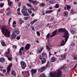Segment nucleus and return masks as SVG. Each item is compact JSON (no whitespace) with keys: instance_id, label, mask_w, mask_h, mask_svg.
Segmentation results:
<instances>
[{"instance_id":"f257e3e1","label":"nucleus","mask_w":77,"mask_h":77,"mask_svg":"<svg viewBox=\"0 0 77 77\" xmlns=\"http://www.w3.org/2000/svg\"><path fill=\"white\" fill-rule=\"evenodd\" d=\"M61 69H58L55 72H51L50 73V77H61L62 72L61 71Z\"/></svg>"},{"instance_id":"f03ea898","label":"nucleus","mask_w":77,"mask_h":77,"mask_svg":"<svg viewBox=\"0 0 77 77\" xmlns=\"http://www.w3.org/2000/svg\"><path fill=\"white\" fill-rule=\"evenodd\" d=\"M58 32H60L61 33L64 32V34L63 36V38H65V40L66 41H68V38H69V34L68 32V31H67L65 29H59Z\"/></svg>"},{"instance_id":"7ed1b4c3","label":"nucleus","mask_w":77,"mask_h":77,"mask_svg":"<svg viewBox=\"0 0 77 77\" xmlns=\"http://www.w3.org/2000/svg\"><path fill=\"white\" fill-rule=\"evenodd\" d=\"M2 32V33L5 36L7 37H9L10 36V33L11 32L8 29H6V26H4L1 28Z\"/></svg>"},{"instance_id":"20e7f679","label":"nucleus","mask_w":77,"mask_h":77,"mask_svg":"<svg viewBox=\"0 0 77 77\" xmlns=\"http://www.w3.org/2000/svg\"><path fill=\"white\" fill-rule=\"evenodd\" d=\"M48 65H49V61H48L47 64L46 65V66H45L42 67L39 69H38V72H42V71H44L45 69L48 67Z\"/></svg>"},{"instance_id":"39448f33","label":"nucleus","mask_w":77,"mask_h":77,"mask_svg":"<svg viewBox=\"0 0 77 77\" xmlns=\"http://www.w3.org/2000/svg\"><path fill=\"white\" fill-rule=\"evenodd\" d=\"M20 63L22 69H25L26 67L27 66L26 63L23 61L20 62Z\"/></svg>"},{"instance_id":"423d86ee","label":"nucleus","mask_w":77,"mask_h":77,"mask_svg":"<svg viewBox=\"0 0 77 77\" xmlns=\"http://www.w3.org/2000/svg\"><path fill=\"white\" fill-rule=\"evenodd\" d=\"M21 12L24 16H29V14L27 13V11H24V10H22L21 11Z\"/></svg>"},{"instance_id":"0eeeda50","label":"nucleus","mask_w":77,"mask_h":77,"mask_svg":"<svg viewBox=\"0 0 77 77\" xmlns=\"http://www.w3.org/2000/svg\"><path fill=\"white\" fill-rule=\"evenodd\" d=\"M57 30H56L53 32L52 34L50 35V38H53V37L55 36L56 34H58V33H57Z\"/></svg>"},{"instance_id":"6e6552de","label":"nucleus","mask_w":77,"mask_h":77,"mask_svg":"<svg viewBox=\"0 0 77 77\" xmlns=\"http://www.w3.org/2000/svg\"><path fill=\"white\" fill-rule=\"evenodd\" d=\"M12 63H11L8 66V67L7 68V72H9V71H10V70H11L10 69H11V67H12Z\"/></svg>"},{"instance_id":"1a4fd4ad","label":"nucleus","mask_w":77,"mask_h":77,"mask_svg":"<svg viewBox=\"0 0 77 77\" xmlns=\"http://www.w3.org/2000/svg\"><path fill=\"white\" fill-rule=\"evenodd\" d=\"M57 60V59L56 57H53L51 58L50 62H54L55 61H56Z\"/></svg>"},{"instance_id":"9d476101","label":"nucleus","mask_w":77,"mask_h":77,"mask_svg":"<svg viewBox=\"0 0 77 77\" xmlns=\"http://www.w3.org/2000/svg\"><path fill=\"white\" fill-rule=\"evenodd\" d=\"M36 72H37V70L36 69H31V72L32 75H33L34 74H35Z\"/></svg>"},{"instance_id":"9b49d317","label":"nucleus","mask_w":77,"mask_h":77,"mask_svg":"<svg viewBox=\"0 0 77 77\" xmlns=\"http://www.w3.org/2000/svg\"><path fill=\"white\" fill-rule=\"evenodd\" d=\"M24 50V47H22L20 48L19 50V54L20 55H22L23 54V51Z\"/></svg>"},{"instance_id":"f8f14e48","label":"nucleus","mask_w":77,"mask_h":77,"mask_svg":"<svg viewBox=\"0 0 77 77\" xmlns=\"http://www.w3.org/2000/svg\"><path fill=\"white\" fill-rule=\"evenodd\" d=\"M64 39H63V40L62 41L61 44H60V45L61 46H63V45H64L65 44V43L67 41H66L65 40V39H64Z\"/></svg>"},{"instance_id":"ddd939ff","label":"nucleus","mask_w":77,"mask_h":77,"mask_svg":"<svg viewBox=\"0 0 77 77\" xmlns=\"http://www.w3.org/2000/svg\"><path fill=\"white\" fill-rule=\"evenodd\" d=\"M30 44H27L25 47V49L26 50H29L30 48Z\"/></svg>"},{"instance_id":"4468645a","label":"nucleus","mask_w":77,"mask_h":77,"mask_svg":"<svg viewBox=\"0 0 77 77\" xmlns=\"http://www.w3.org/2000/svg\"><path fill=\"white\" fill-rule=\"evenodd\" d=\"M15 32H13L11 37L12 39H14V38H15V37H16V35L15 34Z\"/></svg>"},{"instance_id":"2eb2a0df","label":"nucleus","mask_w":77,"mask_h":77,"mask_svg":"<svg viewBox=\"0 0 77 77\" xmlns=\"http://www.w3.org/2000/svg\"><path fill=\"white\" fill-rule=\"evenodd\" d=\"M1 43L2 45V46H4V47H5V46H6V44H5L4 40H1Z\"/></svg>"},{"instance_id":"dca6fc26","label":"nucleus","mask_w":77,"mask_h":77,"mask_svg":"<svg viewBox=\"0 0 77 77\" xmlns=\"http://www.w3.org/2000/svg\"><path fill=\"white\" fill-rule=\"evenodd\" d=\"M5 61V58L3 57H1L0 58V62L1 63H3Z\"/></svg>"},{"instance_id":"f3484780","label":"nucleus","mask_w":77,"mask_h":77,"mask_svg":"<svg viewBox=\"0 0 77 77\" xmlns=\"http://www.w3.org/2000/svg\"><path fill=\"white\" fill-rule=\"evenodd\" d=\"M28 1L30 2H32L33 4H34V3H36V4H38V3H39V2L36 1H33V0H28Z\"/></svg>"},{"instance_id":"a211bd4d","label":"nucleus","mask_w":77,"mask_h":77,"mask_svg":"<svg viewBox=\"0 0 77 77\" xmlns=\"http://www.w3.org/2000/svg\"><path fill=\"white\" fill-rule=\"evenodd\" d=\"M46 60H47L45 58H44L43 60H41L42 64H44V63H45L46 62Z\"/></svg>"},{"instance_id":"6ab92c4d","label":"nucleus","mask_w":77,"mask_h":77,"mask_svg":"<svg viewBox=\"0 0 77 77\" xmlns=\"http://www.w3.org/2000/svg\"><path fill=\"white\" fill-rule=\"evenodd\" d=\"M63 15L65 17H66L68 16V12L67 11H64L63 13Z\"/></svg>"},{"instance_id":"aec40b11","label":"nucleus","mask_w":77,"mask_h":77,"mask_svg":"<svg viewBox=\"0 0 77 77\" xmlns=\"http://www.w3.org/2000/svg\"><path fill=\"white\" fill-rule=\"evenodd\" d=\"M38 21V20L37 19H35L33 21H31L30 22V24L31 25H33L35 23H36V22H37Z\"/></svg>"},{"instance_id":"412c9836","label":"nucleus","mask_w":77,"mask_h":77,"mask_svg":"<svg viewBox=\"0 0 77 77\" xmlns=\"http://www.w3.org/2000/svg\"><path fill=\"white\" fill-rule=\"evenodd\" d=\"M16 72H15V71L14 70H12L11 71V74L13 75H14V76H16Z\"/></svg>"},{"instance_id":"4be33fe9","label":"nucleus","mask_w":77,"mask_h":77,"mask_svg":"<svg viewBox=\"0 0 77 77\" xmlns=\"http://www.w3.org/2000/svg\"><path fill=\"white\" fill-rule=\"evenodd\" d=\"M53 11L52 10H48L45 12V14H50V13L53 12Z\"/></svg>"},{"instance_id":"5701e85b","label":"nucleus","mask_w":77,"mask_h":77,"mask_svg":"<svg viewBox=\"0 0 77 77\" xmlns=\"http://www.w3.org/2000/svg\"><path fill=\"white\" fill-rule=\"evenodd\" d=\"M42 57H47V55L45 53L43 52L42 54Z\"/></svg>"},{"instance_id":"b1692460","label":"nucleus","mask_w":77,"mask_h":77,"mask_svg":"<svg viewBox=\"0 0 77 77\" xmlns=\"http://www.w3.org/2000/svg\"><path fill=\"white\" fill-rule=\"evenodd\" d=\"M73 57L75 60H77V55L73 54L72 55Z\"/></svg>"},{"instance_id":"393cba45","label":"nucleus","mask_w":77,"mask_h":77,"mask_svg":"<svg viewBox=\"0 0 77 77\" xmlns=\"http://www.w3.org/2000/svg\"><path fill=\"white\" fill-rule=\"evenodd\" d=\"M61 57L63 60L66 57V56L65 55V54H63L61 55Z\"/></svg>"},{"instance_id":"a878e982","label":"nucleus","mask_w":77,"mask_h":77,"mask_svg":"<svg viewBox=\"0 0 77 77\" xmlns=\"http://www.w3.org/2000/svg\"><path fill=\"white\" fill-rule=\"evenodd\" d=\"M70 32L72 34H74L75 33V30L72 29H70Z\"/></svg>"},{"instance_id":"bb28decb","label":"nucleus","mask_w":77,"mask_h":77,"mask_svg":"<svg viewBox=\"0 0 77 77\" xmlns=\"http://www.w3.org/2000/svg\"><path fill=\"white\" fill-rule=\"evenodd\" d=\"M39 77H46L45 73H42L39 76Z\"/></svg>"},{"instance_id":"cd10ccee","label":"nucleus","mask_w":77,"mask_h":77,"mask_svg":"<svg viewBox=\"0 0 77 77\" xmlns=\"http://www.w3.org/2000/svg\"><path fill=\"white\" fill-rule=\"evenodd\" d=\"M30 17H25L23 18V20H28V19H30Z\"/></svg>"},{"instance_id":"c85d7f7f","label":"nucleus","mask_w":77,"mask_h":77,"mask_svg":"<svg viewBox=\"0 0 77 77\" xmlns=\"http://www.w3.org/2000/svg\"><path fill=\"white\" fill-rule=\"evenodd\" d=\"M75 13V12H74V11H73V9H72L70 10V14L71 15H72V14H74Z\"/></svg>"},{"instance_id":"c756f323","label":"nucleus","mask_w":77,"mask_h":77,"mask_svg":"<svg viewBox=\"0 0 77 77\" xmlns=\"http://www.w3.org/2000/svg\"><path fill=\"white\" fill-rule=\"evenodd\" d=\"M19 21L20 23V25H21L23 23V22H24L23 20H21V19H19Z\"/></svg>"},{"instance_id":"7c9ffc66","label":"nucleus","mask_w":77,"mask_h":77,"mask_svg":"<svg viewBox=\"0 0 77 77\" xmlns=\"http://www.w3.org/2000/svg\"><path fill=\"white\" fill-rule=\"evenodd\" d=\"M23 9H24V11H28L29 9L28 8H27L25 6H23Z\"/></svg>"},{"instance_id":"2f4dec72","label":"nucleus","mask_w":77,"mask_h":77,"mask_svg":"<svg viewBox=\"0 0 77 77\" xmlns=\"http://www.w3.org/2000/svg\"><path fill=\"white\" fill-rule=\"evenodd\" d=\"M15 33L16 35H19L20 34V31H19V30H16L15 32Z\"/></svg>"},{"instance_id":"473e14b6","label":"nucleus","mask_w":77,"mask_h":77,"mask_svg":"<svg viewBox=\"0 0 77 77\" xmlns=\"http://www.w3.org/2000/svg\"><path fill=\"white\" fill-rule=\"evenodd\" d=\"M66 7H67V10H69V9H71V6L70 5H66Z\"/></svg>"},{"instance_id":"72a5a7b5","label":"nucleus","mask_w":77,"mask_h":77,"mask_svg":"<svg viewBox=\"0 0 77 77\" xmlns=\"http://www.w3.org/2000/svg\"><path fill=\"white\" fill-rule=\"evenodd\" d=\"M46 48L48 50V51H49L51 49V48L49 47L48 45H47L46 46Z\"/></svg>"},{"instance_id":"f704fd0d","label":"nucleus","mask_w":77,"mask_h":77,"mask_svg":"<svg viewBox=\"0 0 77 77\" xmlns=\"http://www.w3.org/2000/svg\"><path fill=\"white\" fill-rule=\"evenodd\" d=\"M41 52H42L40 50H37V53L38 54H39L40 53H41Z\"/></svg>"},{"instance_id":"c9c22d12","label":"nucleus","mask_w":77,"mask_h":77,"mask_svg":"<svg viewBox=\"0 0 77 77\" xmlns=\"http://www.w3.org/2000/svg\"><path fill=\"white\" fill-rule=\"evenodd\" d=\"M8 5H9V6H11L12 3V2L9 1L8 2Z\"/></svg>"},{"instance_id":"e433bc0d","label":"nucleus","mask_w":77,"mask_h":77,"mask_svg":"<svg viewBox=\"0 0 77 77\" xmlns=\"http://www.w3.org/2000/svg\"><path fill=\"white\" fill-rule=\"evenodd\" d=\"M49 3H51L52 4H54V0H51L49 2Z\"/></svg>"},{"instance_id":"4c0bfd02","label":"nucleus","mask_w":77,"mask_h":77,"mask_svg":"<svg viewBox=\"0 0 77 77\" xmlns=\"http://www.w3.org/2000/svg\"><path fill=\"white\" fill-rule=\"evenodd\" d=\"M40 6H41V7H44V6H45V3H42L41 4Z\"/></svg>"},{"instance_id":"58836bf2","label":"nucleus","mask_w":77,"mask_h":77,"mask_svg":"<svg viewBox=\"0 0 77 77\" xmlns=\"http://www.w3.org/2000/svg\"><path fill=\"white\" fill-rule=\"evenodd\" d=\"M26 5L27 6H28L29 7H30V8H31V7H32V5H31V4L29 3L26 4Z\"/></svg>"},{"instance_id":"ea45409f","label":"nucleus","mask_w":77,"mask_h":77,"mask_svg":"<svg viewBox=\"0 0 77 77\" xmlns=\"http://www.w3.org/2000/svg\"><path fill=\"white\" fill-rule=\"evenodd\" d=\"M28 12H29V13L30 14H32V11H31V10H29V9H28Z\"/></svg>"},{"instance_id":"a19ab883","label":"nucleus","mask_w":77,"mask_h":77,"mask_svg":"<svg viewBox=\"0 0 77 77\" xmlns=\"http://www.w3.org/2000/svg\"><path fill=\"white\" fill-rule=\"evenodd\" d=\"M54 17H52L50 21H54Z\"/></svg>"},{"instance_id":"79ce46f5","label":"nucleus","mask_w":77,"mask_h":77,"mask_svg":"<svg viewBox=\"0 0 77 77\" xmlns=\"http://www.w3.org/2000/svg\"><path fill=\"white\" fill-rule=\"evenodd\" d=\"M31 28L32 30H33V31H35V28H34V26H31Z\"/></svg>"},{"instance_id":"37998d69","label":"nucleus","mask_w":77,"mask_h":77,"mask_svg":"<svg viewBox=\"0 0 77 77\" xmlns=\"http://www.w3.org/2000/svg\"><path fill=\"white\" fill-rule=\"evenodd\" d=\"M9 53V52H7L5 53V56H6V57H8V55Z\"/></svg>"},{"instance_id":"c03bdc74","label":"nucleus","mask_w":77,"mask_h":77,"mask_svg":"<svg viewBox=\"0 0 77 77\" xmlns=\"http://www.w3.org/2000/svg\"><path fill=\"white\" fill-rule=\"evenodd\" d=\"M55 8H59V4H56L55 6Z\"/></svg>"},{"instance_id":"a18cd8bd","label":"nucleus","mask_w":77,"mask_h":77,"mask_svg":"<svg viewBox=\"0 0 77 77\" xmlns=\"http://www.w3.org/2000/svg\"><path fill=\"white\" fill-rule=\"evenodd\" d=\"M3 6H4V3H1L0 4V7L2 8L3 7Z\"/></svg>"},{"instance_id":"49530a36","label":"nucleus","mask_w":77,"mask_h":77,"mask_svg":"<svg viewBox=\"0 0 77 77\" xmlns=\"http://www.w3.org/2000/svg\"><path fill=\"white\" fill-rule=\"evenodd\" d=\"M36 33L37 34V36H40V32H37Z\"/></svg>"},{"instance_id":"de8ad7c7","label":"nucleus","mask_w":77,"mask_h":77,"mask_svg":"<svg viewBox=\"0 0 77 77\" xmlns=\"http://www.w3.org/2000/svg\"><path fill=\"white\" fill-rule=\"evenodd\" d=\"M42 15H45V13L44 11H42Z\"/></svg>"},{"instance_id":"09e8293b","label":"nucleus","mask_w":77,"mask_h":77,"mask_svg":"<svg viewBox=\"0 0 77 77\" xmlns=\"http://www.w3.org/2000/svg\"><path fill=\"white\" fill-rule=\"evenodd\" d=\"M71 46H74L75 45V43H72L70 45Z\"/></svg>"},{"instance_id":"8fccbe9b","label":"nucleus","mask_w":77,"mask_h":77,"mask_svg":"<svg viewBox=\"0 0 77 77\" xmlns=\"http://www.w3.org/2000/svg\"><path fill=\"white\" fill-rule=\"evenodd\" d=\"M13 48H17V46L16 45H14L13 46Z\"/></svg>"},{"instance_id":"3c124183","label":"nucleus","mask_w":77,"mask_h":77,"mask_svg":"<svg viewBox=\"0 0 77 77\" xmlns=\"http://www.w3.org/2000/svg\"><path fill=\"white\" fill-rule=\"evenodd\" d=\"M50 33H48V34L46 35V37L49 38V36H50Z\"/></svg>"},{"instance_id":"603ef678","label":"nucleus","mask_w":77,"mask_h":77,"mask_svg":"<svg viewBox=\"0 0 77 77\" xmlns=\"http://www.w3.org/2000/svg\"><path fill=\"white\" fill-rule=\"evenodd\" d=\"M11 12L8 11L7 13V15H9L11 14Z\"/></svg>"},{"instance_id":"864d4df0","label":"nucleus","mask_w":77,"mask_h":77,"mask_svg":"<svg viewBox=\"0 0 77 77\" xmlns=\"http://www.w3.org/2000/svg\"><path fill=\"white\" fill-rule=\"evenodd\" d=\"M40 50H41V51L42 52V50H44V47H42V48H40Z\"/></svg>"},{"instance_id":"5fc2aeb1","label":"nucleus","mask_w":77,"mask_h":77,"mask_svg":"<svg viewBox=\"0 0 77 77\" xmlns=\"http://www.w3.org/2000/svg\"><path fill=\"white\" fill-rule=\"evenodd\" d=\"M8 58V60H9L11 61V60H12V58H10V57H7Z\"/></svg>"},{"instance_id":"6e6d98bb","label":"nucleus","mask_w":77,"mask_h":77,"mask_svg":"<svg viewBox=\"0 0 77 77\" xmlns=\"http://www.w3.org/2000/svg\"><path fill=\"white\" fill-rule=\"evenodd\" d=\"M49 57H50L51 56V54L50 52V51H49Z\"/></svg>"},{"instance_id":"4d7b16f0","label":"nucleus","mask_w":77,"mask_h":77,"mask_svg":"<svg viewBox=\"0 0 77 77\" xmlns=\"http://www.w3.org/2000/svg\"><path fill=\"white\" fill-rule=\"evenodd\" d=\"M17 24V23L15 21H14L13 23V24Z\"/></svg>"},{"instance_id":"13d9d810","label":"nucleus","mask_w":77,"mask_h":77,"mask_svg":"<svg viewBox=\"0 0 77 77\" xmlns=\"http://www.w3.org/2000/svg\"><path fill=\"white\" fill-rule=\"evenodd\" d=\"M4 75L3 74V73H0V76H3Z\"/></svg>"},{"instance_id":"bf43d9fd","label":"nucleus","mask_w":77,"mask_h":77,"mask_svg":"<svg viewBox=\"0 0 77 77\" xmlns=\"http://www.w3.org/2000/svg\"><path fill=\"white\" fill-rule=\"evenodd\" d=\"M17 11L18 12H20V8H19L17 9Z\"/></svg>"},{"instance_id":"052dcab7","label":"nucleus","mask_w":77,"mask_h":77,"mask_svg":"<svg viewBox=\"0 0 77 77\" xmlns=\"http://www.w3.org/2000/svg\"><path fill=\"white\" fill-rule=\"evenodd\" d=\"M12 27H16V25H15V24H13L12 25Z\"/></svg>"},{"instance_id":"680f3d73","label":"nucleus","mask_w":77,"mask_h":77,"mask_svg":"<svg viewBox=\"0 0 77 77\" xmlns=\"http://www.w3.org/2000/svg\"><path fill=\"white\" fill-rule=\"evenodd\" d=\"M20 39V37H18V36L17 37V39L19 40Z\"/></svg>"},{"instance_id":"e2e57ef3","label":"nucleus","mask_w":77,"mask_h":77,"mask_svg":"<svg viewBox=\"0 0 77 77\" xmlns=\"http://www.w3.org/2000/svg\"><path fill=\"white\" fill-rule=\"evenodd\" d=\"M7 51H8V52L10 53V51H10V50L9 49V48H8L7 49Z\"/></svg>"},{"instance_id":"0e129e2a","label":"nucleus","mask_w":77,"mask_h":77,"mask_svg":"<svg viewBox=\"0 0 77 77\" xmlns=\"http://www.w3.org/2000/svg\"><path fill=\"white\" fill-rule=\"evenodd\" d=\"M11 20H12V18H11V17H10L8 21H11Z\"/></svg>"},{"instance_id":"69168bd1","label":"nucleus","mask_w":77,"mask_h":77,"mask_svg":"<svg viewBox=\"0 0 77 77\" xmlns=\"http://www.w3.org/2000/svg\"><path fill=\"white\" fill-rule=\"evenodd\" d=\"M31 16L32 17H34V16H35V14H32L31 15Z\"/></svg>"},{"instance_id":"338daca9","label":"nucleus","mask_w":77,"mask_h":77,"mask_svg":"<svg viewBox=\"0 0 77 77\" xmlns=\"http://www.w3.org/2000/svg\"><path fill=\"white\" fill-rule=\"evenodd\" d=\"M17 14L18 15H21V13H20L19 12H17Z\"/></svg>"},{"instance_id":"774afa93","label":"nucleus","mask_w":77,"mask_h":77,"mask_svg":"<svg viewBox=\"0 0 77 77\" xmlns=\"http://www.w3.org/2000/svg\"><path fill=\"white\" fill-rule=\"evenodd\" d=\"M34 10V8H30V10H32V11H33Z\"/></svg>"}]
</instances>
